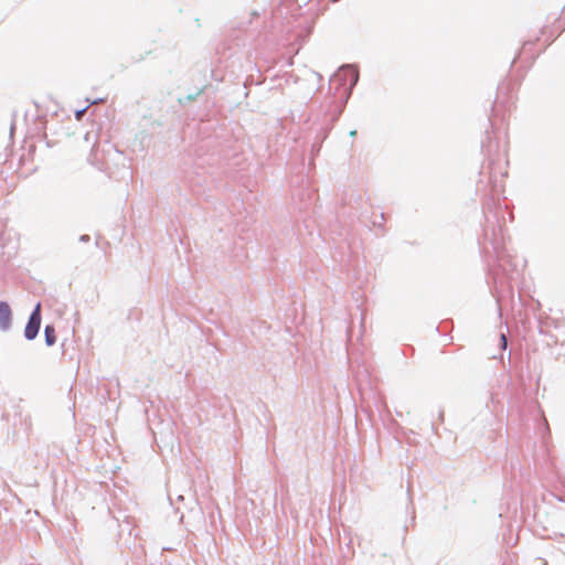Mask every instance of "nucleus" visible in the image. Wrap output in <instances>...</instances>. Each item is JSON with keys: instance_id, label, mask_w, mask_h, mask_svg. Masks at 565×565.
<instances>
[{"instance_id": "1", "label": "nucleus", "mask_w": 565, "mask_h": 565, "mask_svg": "<svg viewBox=\"0 0 565 565\" xmlns=\"http://www.w3.org/2000/svg\"><path fill=\"white\" fill-rule=\"evenodd\" d=\"M41 326V305L38 303L31 313L29 321L24 329V335L28 340H33L40 330Z\"/></svg>"}, {"instance_id": "2", "label": "nucleus", "mask_w": 565, "mask_h": 565, "mask_svg": "<svg viewBox=\"0 0 565 565\" xmlns=\"http://www.w3.org/2000/svg\"><path fill=\"white\" fill-rule=\"evenodd\" d=\"M11 321L12 311L10 306L4 301H0V329L3 331L9 330L11 327Z\"/></svg>"}, {"instance_id": "3", "label": "nucleus", "mask_w": 565, "mask_h": 565, "mask_svg": "<svg viewBox=\"0 0 565 565\" xmlns=\"http://www.w3.org/2000/svg\"><path fill=\"white\" fill-rule=\"evenodd\" d=\"M45 342L47 345H53L56 342L55 329L53 326H46L44 330Z\"/></svg>"}, {"instance_id": "4", "label": "nucleus", "mask_w": 565, "mask_h": 565, "mask_svg": "<svg viewBox=\"0 0 565 565\" xmlns=\"http://www.w3.org/2000/svg\"><path fill=\"white\" fill-rule=\"evenodd\" d=\"M500 340H501V348H502L503 350H505V348H507V345H508V341H507V337H505V334H504V333H502V334H501Z\"/></svg>"}, {"instance_id": "5", "label": "nucleus", "mask_w": 565, "mask_h": 565, "mask_svg": "<svg viewBox=\"0 0 565 565\" xmlns=\"http://www.w3.org/2000/svg\"><path fill=\"white\" fill-rule=\"evenodd\" d=\"M302 3L307 4L309 3L311 0H300Z\"/></svg>"}]
</instances>
